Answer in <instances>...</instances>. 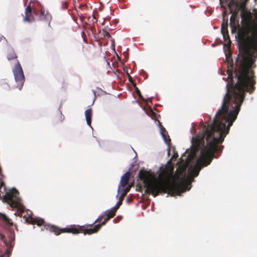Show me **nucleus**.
Wrapping results in <instances>:
<instances>
[{
    "mask_svg": "<svg viewBox=\"0 0 257 257\" xmlns=\"http://www.w3.org/2000/svg\"><path fill=\"white\" fill-rule=\"evenodd\" d=\"M242 26L239 28L237 39L239 54L235 63L234 74L237 81L228 83L225 95L233 100L243 102L246 93H252L255 89L254 62L257 58V12L255 21H252L250 11L241 12Z\"/></svg>",
    "mask_w": 257,
    "mask_h": 257,
    "instance_id": "obj_1",
    "label": "nucleus"
},
{
    "mask_svg": "<svg viewBox=\"0 0 257 257\" xmlns=\"http://www.w3.org/2000/svg\"><path fill=\"white\" fill-rule=\"evenodd\" d=\"M243 102L233 100L225 95L221 108L217 111L212 124L204 125L202 132L192 139V151L196 153L201 150L200 155L192 172L195 177L198 175L201 168L209 165L215 153L221 152L222 143L230 126L237 118Z\"/></svg>",
    "mask_w": 257,
    "mask_h": 257,
    "instance_id": "obj_2",
    "label": "nucleus"
},
{
    "mask_svg": "<svg viewBox=\"0 0 257 257\" xmlns=\"http://www.w3.org/2000/svg\"><path fill=\"white\" fill-rule=\"evenodd\" d=\"M186 169V167L178 168L173 175L172 168H160L161 171L157 179L152 178L149 172L141 170L139 173V177L145 185L146 193L151 194L154 197L165 193L173 196L180 192V185L173 178L179 179L181 175L185 172Z\"/></svg>",
    "mask_w": 257,
    "mask_h": 257,
    "instance_id": "obj_3",
    "label": "nucleus"
},
{
    "mask_svg": "<svg viewBox=\"0 0 257 257\" xmlns=\"http://www.w3.org/2000/svg\"><path fill=\"white\" fill-rule=\"evenodd\" d=\"M115 212L116 209L112 208L110 210H106L103 214L99 216L94 223L86 226L71 225L61 230L53 226L51 227L53 229L52 231L57 232L58 234L62 231L72 234H78L82 232L84 234L90 235L98 232L102 225H105L108 220L114 216Z\"/></svg>",
    "mask_w": 257,
    "mask_h": 257,
    "instance_id": "obj_4",
    "label": "nucleus"
},
{
    "mask_svg": "<svg viewBox=\"0 0 257 257\" xmlns=\"http://www.w3.org/2000/svg\"><path fill=\"white\" fill-rule=\"evenodd\" d=\"M7 57L8 60L15 59L16 61V64L13 72L17 83L16 87L21 90L25 82V76L21 64L17 59V54L13 49H10L8 51Z\"/></svg>",
    "mask_w": 257,
    "mask_h": 257,
    "instance_id": "obj_5",
    "label": "nucleus"
},
{
    "mask_svg": "<svg viewBox=\"0 0 257 257\" xmlns=\"http://www.w3.org/2000/svg\"><path fill=\"white\" fill-rule=\"evenodd\" d=\"M19 194L18 191L15 188H13L9 190L5 197L6 201L10 205L11 207L17 209L18 215L22 216L25 208L21 202Z\"/></svg>",
    "mask_w": 257,
    "mask_h": 257,
    "instance_id": "obj_6",
    "label": "nucleus"
},
{
    "mask_svg": "<svg viewBox=\"0 0 257 257\" xmlns=\"http://www.w3.org/2000/svg\"><path fill=\"white\" fill-rule=\"evenodd\" d=\"M36 6H40V3L37 0H30V3L25 9V16L23 19L25 22L31 23L35 21L33 13L35 15L38 14Z\"/></svg>",
    "mask_w": 257,
    "mask_h": 257,
    "instance_id": "obj_7",
    "label": "nucleus"
},
{
    "mask_svg": "<svg viewBox=\"0 0 257 257\" xmlns=\"http://www.w3.org/2000/svg\"><path fill=\"white\" fill-rule=\"evenodd\" d=\"M8 238H6V236L0 234V239L2 240L4 243L7 247L6 251L4 254H2L1 257H9L11 250L14 244L15 234L14 232H10L8 233Z\"/></svg>",
    "mask_w": 257,
    "mask_h": 257,
    "instance_id": "obj_8",
    "label": "nucleus"
},
{
    "mask_svg": "<svg viewBox=\"0 0 257 257\" xmlns=\"http://www.w3.org/2000/svg\"><path fill=\"white\" fill-rule=\"evenodd\" d=\"M37 14H35L38 17V20L40 21H43L50 24L52 20V16L50 14L46 11L42 6H36Z\"/></svg>",
    "mask_w": 257,
    "mask_h": 257,
    "instance_id": "obj_9",
    "label": "nucleus"
},
{
    "mask_svg": "<svg viewBox=\"0 0 257 257\" xmlns=\"http://www.w3.org/2000/svg\"><path fill=\"white\" fill-rule=\"evenodd\" d=\"M227 27L228 19H227L225 20L224 18H223V22L221 25V33L223 36L224 41L227 42V43L225 44V46L228 48H229L231 45V41L229 39Z\"/></svg>",
    "mask_w": 257,
    "mask_h": 257,
    "instance_id": "obj_10",
    "label": "nucleus"
},
{
    "mask_svg": "<svg viewBox=\"0 0 257 257\" xmlns=\"http://www.w3.org/2000/svg\"><path fill=\"white\" fill-rule=\"evenodd\" d=\"M33 223L34 224H37L38 226H41V225H43L44 228L50 231L51 232H53L54 233V234H55L56 235H59L60 234H61V233H67V232H60V233L59 234H58L57 232H55L53 230V229H52L51 227H57L58 228V229L61 230V229H64L65 228H61L60 227H59L58 226H55V225H51V224H45V221L44 220V219H36L33 222Z\"/></svg>",
    "mask_w": 257,
    "mask_h": 257,
    "instance_id": "obj_11",
    "label": "nucleus"
},
{
    "mask_svg": "<svg viewBox=\"0 0 257 257\" xmlns=\"http://www.w3.org/2000/svg\"><path fill=\"white\" fill-rule=\"evenodd\" d=\"M228 9L229 10L230 13L238 15L239 11L238 2L235 0H231L228 4Z\"/></svg>",
    "mask_w": 257,
    "mask_h": 257,
    "instance_id": "obj_12",
    "label": "nucleus"
},
{
    "mask_svg": "<svg viewBox=\"0 0 257 257\" xmlns=\"http://www.w3.org/2000/svg\"><path fill=\"white\" fill-rule=\"evenodd\" d=\"M130 177V173L129 172H126L121 178L120 186L124 187L127 184Z\"/></svg>",
    "mask_w": 257,
    "mask_h": 257,
    "instance_id": "obj_13",
    "label": "nucleus"
},
{
    "mask_svg": "<svg viewBox=\"0 0 257 257\" xmlns=\"http://www.w3.org/2000/svg\"><path fill=\"white\" fill-rule=\"evenodd\" d=\"M226 60L227 61V67L228 68V70H227V72H228L229 76H230V75H232V71L233 68V60L232 59V58L228 56H226Z\"/></svg>",
    "mask_w": 257,
    "mask_h": 257,
    "instance_id": "obj_14",
    "label": "nucleus"
},
{
    "mask_svg": "<svg viewBox=\"0 0 257 257\" xmlns=\"http://www.w3.org/2000/svg\"><path fill=\"white\" fill-rule=\"evenodd\" d=\"M85 115L87 124L91 127V118L92 116V110L91 108L87 109L85 112Z\"/></svg>",
    "mask_w": 257,
    "mask_h": 257,
    "instance_id": "obj_15",
    "label": "nucleus"
},
{
    "mask_svg": "<svg viewBox=\"0 0 257 257\" xmlns=\"http://www.w3.org/2000/svg\"><path fill=\"white\" fill-rule=\"evenodd\" d=\"M230 25L231 28V31L232 33L235 32L237 31L238 32L239 28H241L239 24V20L234 21L233 22L230 23Z\"/></svg>",
    "mask_w": 257,
    "mask_h": 257,
    "instance_id": "obj_16",
    "label": "nucleus"
},
{
    "mask_svg": "<svg viewBox=\"0 0 257 257\" xmlns=\"http://www.w3.org/2000/svg\"><path fill=\"white\" fill-rule=\"evenodd\" d=\"M131 186H128L127 187H126L125 188H124V187H123V188L121 189V190L119 188L118 192L120 194L119 198H120L121 200H123L124 196L126 195L127 192H129V191L131 189Z\"/></svg>",
    "mask_w": 257,
    "mask_h": 257,
    "instance_id": "obj_17",
    "label": "nucleus"
},
{
    "mask_svg": "<svg viewBox=\"0 0 257 257\" xmlns=\"http://www.w3.org/2000/svg\"><path fill=\"white\" fill-rule=\"evenodd\" d=\"M166 131L165 130V128H164L163 130H162L161 134H162V135L164 139V141L169 146L171 144V139H170L169 136H166Z\"/></svg>",
    "mask_w": 257,
    "mask_h": 257,
    "instance_id": "obj_18",
    "label": "nucleus"
},
{
    "mask_svg": "<svg viewBox=\"0 0 257 257\" xmlns=\"http://www.w3.org/2000/svg\"><path fill=\"white\" fill-rule=\"evenodd\" d=\"M135 91L136 92V93L137 94V95L139 96V97L142 100H143V101L147 102L148 101H150L151 102V100L150 99H148L147 100V99H145V98H144L143 96H142V94H141V91H140V90L138 89V88L136 87L135 88Z\"/></svg>",
    "mask_w": 257,
    "mask_h": 257,
    "instance_id": "obj_19",
    "label": "nucleus"
},
{
    "mask_svg": "<svg viewBox=\"0 0 257 257\" xmlns=\"http://www.w3.org/2000/svg\"><path fill=\"white\" fill-rule=\"evenodd\" d=\"M2 218L3 219V220L6 223L9 224L10 226H13V223L12 220L9 218L6 215H2Z\"/></svg>",
    "mask_w": 257,
    "mask_h": 257,
    "instance_id": "obj_20",
    "label": "nucleus"
},
{
    "mask_svg": "<svg viewBox=\"0 0 257 257\" xmlns=\"http://www.w3.org/2000/svg\"><path fill=\"white\" fill-rule=\"evenodd\" d=\"M147 114L150 115L152 119H156L157 114L153 111L151 107L149 108V110L147 112Z\"/></svg>",
    "mask_w": 257,
    "mask_h": 257,
    "instance_id": "obj_21",
    "label": "nucleus"
},
{
    "mask_svg": "<svg viewBox=\"0 0 257 257\" xmlns=\"http://www.w3.org/2000/svg\"><path fill=\"white\" fill-rule=\"evenodd\" d=\"M238 6L239 7V11L241 10V12L247 11V9H246L245 3H244V2L241 3H238Z\"/></svg>",
    "mask_w": 257,
    "mask_h": 257,
    "instance_id": "obj_22",
    "label": "nucleus"
},
{
    "mask_svg": "<svg viewBox=\"0 0 257 257\" xmlns=\"http://www.w3.org/2000/svg\"><path fill=\"white\" fill-rule=\"evenodd\" d=\"M237 14H231V16L230 18V23L233 22L234 21H237L236 17Z\"/></svg>",
    "mask_w": 257,
    "mask_h": 257,
    "instance_id": "obj_23",
    "label": "nucleus"
},
{
    "mask_svg": "<svg viewBox=\"0 0 257 257\" xmlns=\"http://www.w3.org/2000/svg\"><path fill=\"white\" fill-rule=\"evenodd\" d=\"M123 200H121L119 198V201L117 202L115 206L112 208V209H116V210L119 207V206L121 205L122 202Z\"/></svg>",
    "mask_w": 257,
    "mask_h": 257,
    "instance_id": "obj_24",
    "label": "nucleus"
},
{
    "mask_svg": "<svg viewBox=\"0 0 257 257\" xmlns=\"http://www.w3.org/2000/svg\"><path fill=\"white\" fill-rule=\"evenodd\" d=\"M103 34L104 37H107V38H110L111 37L110 34L106 30H103Z\"/></svg>",
    "mask_w": 257,
    "mask_h": 257,
    "instance_id": "obj_25",
    "label": "nucleus"
},
{
    "mask_svg": "<svg viewBox=\"0 0 257 257\" xmlns=\"http://www.w3.org/2000/svg\"><path fill=\"white\" fill-rule=\"evenodd\" d=\"M91 21L92 22V24H94V23H96L97 22V19L96 17V16L94 15V14H93V15H92V18Z\"/></svg>",
    "mask_w": 257,
    "mask_h": 257,
    "instance_id": "obj_26",
    "label": "nucleus"
},
{
    "mask_svg": "<svg viewBox=\"0 0 257 257\" xmlns=\"http://www.w3.org/2000/svg\"><path fill=\"white\" fill-rule=\"evenodd\" d=\"M5 85H7L9 87V86L8 84H7V83H5Z\"/></svg>",
    "mask_w": 257,
    "mask_h": 257,
    "instance_id": "obj_27",
    "label": "nucleus"
},
{
    "mask_svg": "<svg viewBox=\"0 0 257 257\" xmlns=\"http://www.w3.org/2000/svg\"><path fill=\"white\" fill-rule=\"evenodd\" d=\"M93 94H94V95H95V91L93 90Z\"/></svg>",
    "mask_w": 257,
    "mask_h": 257,
    "instance_id": "obj_28",
    "label": "nucleus"
},
{
    "mask_svg": "<svg viewBox=\"0 0 257 257\" xmlns=\"http://www.w3.org/2000/svg\"><path fill=\"white\" fill-rule=\"evenodd\" d=\"M107 19H108L107 18L105 19L104 20V21H105V20H107Z\"/></svg>",
    "mask_w": 257,
    "mask_h": 257,
    "instance_id": "obj_29",
    "label": "nucleus"
},
{
    "mask_svg": "<svg viewBox=\"0 0 257 257\" xmlns=\"http://www.w3.org/2000/svg\"><path fill=\"white\" fill-rule=\"evenodd\" d=\"M24 3H25V0H24ZM26 1H27V0H26Z\"/></svg>",
    "mask_w": 257,
    "mask_h": 257,
    "instance_id": "obj_30",
    "label": "nucleus"
}]
</instances>
